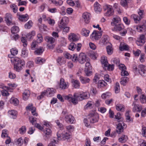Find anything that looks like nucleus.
<instances>
[{
  "mask_svg": "<svg viewBox=\"0 0 146 146\" xmlns=\"http://www.w3.org/2000/svg\"><path fill=\"white\" fill-rule=\"evenodd\" d=\"M65 100L71 102L74 105L78 103V102L88 98L89 97L88 94L84 92L74 93L72 96L71 94L64 97Z\"/></svg>",
  "mask_w": 146,
  "mask_h": 146,
  "instance_id": "nucleus-1",
  "label": "nucleus"
},
{
  "mask_svg": "<svg viewBox=\"0 0 146 146\" xmlns=\"http://www.w3.org/2000/svg\"><path fill=\"white\" fill-rule=\"evenodd\" d=\"M13 61L14 63V69L18 72L21 70L22 69V66L25 65V63L24 60H22L17 57L14 58Z\"/></svg>",
  "mask_w": 146,
  "mask_h": 146,
  "instance_id": "nucleus-2",
  "label": "nucleus"
},
{
  "mask_svg": "<svg viewBox=\"0 0 146 146\" xmlns=\"http://www.w3.org/2000/svg\"><path fill=\"white\" fill-rule=\"evenodd\" d=\"M89 60V58L84 53H81L78 56V61L81 64H83L87 61H88Z\"/></svg>",
  "mask_w": 146,
  "mask_h": 146,
  "instance_id": "nucleus-3",
  "label": "nucleus"
},
{
  "mask_svg": "<svg viewBox=\"0 0 146 146\" xmlns=\"http://www.w3.org/2000/svg\"><path fill=\"white\" fill-rule=\"evenodd\" d=\"M88 118L89 119L90 122L91 123H94L98 122L99 116L97 114L92 112L90 113L88 115Z\"/></svg>",
  "mask_w": 146,
  "mask_h": 146,
  "instance_id": "nucleus-4",
  "label": "nucleus"
},
{
  "mask_svg": "<svg viewBox=\"0 0 146 146\" xmlns=\"http://www.w3.org/2000/svg\"><path fill=\"white\" fill-rule=\"evenodd\" d=\"M81 46L82 44L80 43L72 42L70 44L68 47V49L70 50L73 51L75 48H76L77 51H79L80 50Z\"/></svg>",
  "mask_w": 146,
  "mask_h": 146,
  "instance_id": "nucleus-5",
  "label": "nucleus"
},
{
  "mask_svg": "<svg viewBox=\"0 0 146 146\" xmlns=\"http://www.w3.org/2000/svg\"><path fill=\"white\" fill-rule=\"evenodd\" d=\"M57 135L58 140H60L62 139H63L64 140H68L71 137L70 134L69 133H66L64 134L60 133V131L57 133Z\"/></svg>",
  "mask_w": 146,
  "mask_h": 146,
  "instance_id": "nucleus-6",
  "label": "nucleus"
},
{
  "mask_svg": "<svg viewBox=\"0 0 146 146\" xmlns=\"http://www.w3.org/2000/svg\"><path fill=\"white\" fill-rule=\"evenodd\" d=\"M102 35L101 31H94L91 35L90 38L93 40H98L101 37Z\"/></svg>",
  "mask_w": 146,
  "mask_h": 146,
  "instance_id": "nucleus-7",
  "label": "nucleus"
},
{
  "mask_svg": "<svg viewBox=\"0 0 146 146\" xmlns=\"http://www.w3.org/2000/svg\"><path fill=\"white\" fill-rule=\"evenodd\" d=\"M68 87V82H65L64 79L63 78L60 79L59 85V88L61 90H64L67 88Z\"/></svg>",
  "mask_w": 146,
  "mask_h": 146,
  "instance_id": "nucleus-8",
  "label": "nucleus"
},
{
  "mask_svg": "<svg viewBox=\"0 0 146 146\" xmlns=\"http://www.w3.org/2000/svg\"><path fill=\"white\" fill-rule=\"evenodd\" d=\"M86 62L84 69L85 73L86 76H90L92 74V72L90 71L91 68L90 63L88 61H87Z\"/></svg>",
  "mask_w": 146,
  "mask_h": 146,
  "instance_id": "nucleus-9",
  "label": "nucleus"
},
{
  "mask_svg": "<svg viewBox=\"0 0 146 146\" xmlns=\"http://www.w3.org/2000/svg\"><path fill=\"white\" fill-rule=\"evenodd\" d=\"M107 12L105 13V15L107 16H109L113 15L114 13V11L112 9V7L110 5H106Z\"/></svg>",
  "mask_w": 146,
  "mask_h": 146,
  "instance_id": "nucleus-10",
  "label": "nucleus"
},
{
  "mask_svg": "<svg viewBox=\"0 0 146 146\" xmlns=\"http://www.w3.org/2000/svg\"><path fill=\"white\" fill-rule=\"evenodd\" d=\"M65 120L67 123H73L75 121V119L71 115H67L65 117Z\"/></svg>",
  "mask_w": 146,
  "mask_h": 146,
  "instance_id": "nucleus-11",
  "label": "nucleus"
},
{
  "mask_svg": "<svg viewBox=\"0 0 146 146\" xmlns=\"http://www.w3.org/2000/svg\"><path fill=\"white\" fill-rule=\"evenodd\" d=\"M43 132L44 133L45 139L47 140L50 137L51 135V131L50 129L46 128V130H44Z\"/></svg>",
  "mask_w": 146,
  "mask_h": 146,
  "instance_id": "nucleus-12",
  "label": "nucleus"
},
{
  "mask_svg": "<svg viewBox=\"0 0 146 146\" xmlns=\"http://www.w3.org/2000/svg\"><path fill=\"white\" fill-rule=\"evenodd\" d=\"M145 42V36L144 35H141L136 41L137 44L138 45H142Z\"/></svg>",
  "mask_w": 146,
  "mask_h": 146,
  "instance_id": "nucleus-13",
  "label": "nucleus"
},
{
  "mask_svg": "<svg viewBox=\"0 0 146 146\" xmlns=\"http://www.w3.org/2000/svg\"><path fill=\"white\" fill-rule=\"evenodd\" d=\"M139 73L142 76L146 73V67L143 65H139L138 67Z\"/></svg>",
  "mask_w": 146,
  "mask_h": 146,
  "instance_id": "nucleus-14",
  "label": "nucleus"
},
{
  "mask_svg": "<svg viewBox=\"0 0 146 146\" xmlns=\"http://www.w3.org/2000/svg\"><path fill=\"white\" fill-rule=\"evenodd\" d=\"M82 17L86 23H88L90 21V14L87 12L84 13L82 15Z\"/></svg>",
  "mask_w": 146,
  "mask_h": 146,
  "instance_id": "nucleus-15",
  "label": "nucleus"
},
{
  "mask_svg": "<svg viewBox=\"0 0 146 146\" xmlns=\"http://www.w3.org/2000/svg\"><path fill=\"white\" fill-rule=\"evenodd\" d=\"M12 19L11 15L9 13H7L6 14V16L5 17V21L8 25H9L11 24H12Z\"/></svg>",
  "mask_w": 146,
  "mask_h": 146,
  "instance_id": "nucleus-16",
  "label": "nucleus"
},
{
  "mask_svg": "<svg viewBox=\"0 0 146 146\" xmlns=\"http://www.w3.org/2000/svg\"><path fill=\"white\" fill-rule=\"evenodd\" d=\"M69 39L72 42H76V41L78 40L77 36L74 33H71L69 36Z\"/></svg>",
  "mask_w": 146,
  "mask_h": 146,
  "instance_id": "nucleus-17",
  "label": "nucleus"
},
{
  "mask_svg": "<svg viewBox=\"0 0 146 146\" xmlns=\"http://www.w3.org/2000/svg\"><path fill=\"white\" fill-rule=\"evenodd\" d=\"M132 106L134 107L133 108V111L134 112L136 111H140L141 110V107L139 105H137L135 103V102H133L132 104Z\"/></svg>",
  "mask_w": 146,
  "mask_h": 146,
  "instance_id": "nucleus-18",
  "label": "nucleus"
},
{
  "mask_svg": "<svg viewBox=\"0 0 146 146\" xmlns=\"http://www.w3.org/2000/svg\"><path fill=\"white\" fill-rule=\"evenodd\" d=\"M64 20H65V21L66 20H68V19L67 17H65L61 20L60 24L59 25V27L60 28L62 29L64 28L66 26L67 24L64 22Z\"/></svg>",
  "mask_w": 146,
  "mask_h": 146,
  "instance_id": "nucleus-19",
  "label": "nucleus"
},
{
  "mask_svg": "<svg viewBox=\"0 0 146 146\" xmlns=\"http://www.w3.org/2000/svg\"><path fill=\"white\" fill-rule=\"evenodd\" d=\"M115 27L112 29V31H120L123 29L124 27L122 24H118L115 25Z\"/></svg>",
  "mask_w": 146,
  "mask_h": 146,
  "instance_id": "nucleus-20",
  "label": "nucleus"
},
{
  "mask_svg": "<svg viewBox=\"0 0 146 146\" xmlns=\"http://www.w3.org/2000/svg\"><path fill=\"white\" fill-rule=\"evenodd\" d=\"M72 86L75 88H79L80 86V83L78 80L72 79L71 81Z\"/></svg>",
  "mask_w": 146,
  "mask_h": 146,
  "instance_id": "nucleus-21",
  "label": "nucleus"
},
{
  "mask_svg": "<svg viewBox=\"0 0 146 146\" xmlns=\"http://www.w3.org/2000/svg\"><path fill=\"white\" fill-rule=\"evenodd\" d=\"M119 49L121 51L124 50H128L129 49L128 46L123 42H121L119 47Z\"/></svg>",
  "mask_w": 146,
  "mask_h": 146,
  "instance_id": "nucleus-22",
  "label": "nucleus"
},
{
  "mask_svg": "<svg viewBox=\"0 0 146 146\" xmlns=\"http://www.w3.org/2000/svg\"><path fill=\"white\" fill-rule=\"evenodd\" d=\"M94 10L97 13L100 12L102 10V9L100 7V5L97 2L95 3L94 4Z\"/></svg>",
  "mask_w": 146,
  "mask_h": 146,
  "instance_id": "nucleus-23",
  "label": "nucleus"
},
{
  "mask_svg": "<svg viewBox=\"0 0 146 146\" xmlns=\"http://www.w3.org/2000/svg\"><path fill=\"white\" fill-rule=\"evenodd\" d=\"M80 80L82 84H86L89 83L90 81V79L87 77H84L83 76H80Z\"/></svg>",
  "mask_w": 146,
  "mask_h": 146,
  "instance_id": "nucleus-24",
  "label": "nucleus"
},
{
  "mask_svg": "<svg viewBox=\"0 0 146 146\" xmlns=\"http://www.w3.org/2000/svg\"><path fill=\"white\" fill-rule=\"evenodd\" d=\"M123 128L122 124L121 123H119L117 125V128L116 131L118 134L123 132Z\"/></svg>",
  "mask_w": 146,
  "mask_h": 146,
  "instance_id": "nucleus-25",
  "label": "nucleus"
},
{
  "mask_svg": "<svg viewBox=\"0 0 146 146\" xmlns=\"http://www.w3.org/2000/svg\"><path fill=\"white\" fill-rule=\"evenodd\" d=\"M136 29L139 32H145L146 30V26L144 24L137 26Z\"/></svg>",
  "mask_w": 146,
  "mask_h": 146,
  "instance_id": "nucleus-26",
  "label": "nucleus"
},
{
  "mask_svg": "<svg viewBox=\"0 0 146 146\" xmlns=\"http://www.w3.org/2000/svg\"><path fill=\"white\" fill-rule=\"evenodd\" d=\"M101 61L102 64L104 66V67H107L108 62L107 60L106 57L104 56L101 57Z\"/></svg>",
  "mask_w": 146,
  "mask_h": 146,
  "instance_id": "nucleus-27",
  "label": "nucleus"
},
{
  "mask_svg": "<svg viewBox=\"0 0 146 146\" xmlns=\"http://www.w3.org/2000/svg\"><path fill=\"white\" fill-rule=\"evenodd\" d=\"M113 22H111V25L113 26L117 25V23H119L121 21L120 18L118 17H116L113 18Z\"/></svg>",
  "mask_w": 146,
  "mask_h": 146,
  "instance_id": "nucleus-28",
  "label": "nucleus"
},
{
  "mask_svg": "<svg viewBox=\"0 0 146 146\" xmlns=\"http://www.w3.org/2000/svg\"><path fill=\"white\" fill-rule=\"evenodd\" d=\"M29 19V16L27 14L19 16V19L23 22H25Z\"/></svg>",
  "mask_w": 146,
  "mask_h": 146,
  "instance_id": "nucleus-29",
  "label": "nucleus"
},
{
  "mask_svg": "<svg viewBox=\"0 0 146 146\" xmlns=\"http://www.w3.org/2000/svg\"><path fill=\"white\" fill-rule=\"evenodd\" d=\"M30 95V91L28 90H25L23 93V98L24 100H26L28 98Z\"/></svg>",
  "mask_w": 146,
  "mask_h": 146,
  "instance_id": "nucleus-30",
  "label": "nucleus"
},
{
  "mask_svg": "<svg viewBox=\"0 0 146 146\" xmlns=\"http://www.w3.org/2000/svg\"><path fill=\"white\" fill-rule=\"evenodd\" d=\"M45 41L49 43L52 44L54 42L55 39L52 37L46 36L45 38Z\"/></svg>",
  "mask_w": 146,
  "mask_h": 146,
  "instance_id": "nucleus-31",
  "label": "nucleus"
},
{
  "mask_svg": "<svg viewBox=\"0 0 146 146\" xmlns=\"http://www.w3.org/2000/svg\"><path fill=\"white\" fill-rule=\"evenodd\" d=\"M10 103L14 105L15 106H16L19 104V100L16 98H12L10 100Z\"/></svg>",
  "mask_w": 146,
  "mask_h": 146,
  "instance_id": "nucleus-32",
  "label": "nucleus"
},
{
  "mask_svg": "<svg viewBox=\"0 0 146 146\" xmlns=\"http://www.w3.org/2000/svg\"><path fill=\"white\" fill-rule=\"evenodd\" d=\"M9 114L11 115V117L13 119H15L17 117V111L14 110H12L10 111H9Z\"/></svg>",
  "mask_w": 146,
  "mask_h": 146,
  "instance_id": "nucleus-33",
  "label": "nucleus"
},
{
  "mask_svg": "<svg viewBox=\"0 0 146 146\" xmlns=\"http://www.w3.org/2000/svg\"><path fill=\"white\" fill-rule=\"evenodd\" d=\"M131 17L134 19L135 22L136 23H137V21H139L141 19V17L135 14L132 15L131 16Z\"/></svg>",
  "mask_w": 146,
  "mask_h": 146,
  "instance_id": "nucleus-34",
  "label": "nucleus"
},
{
  "mask_svg": "<svg viewBox=\"0 0 146 146\" xmlns=\"http://www.w3.org/2000/svg\"><path fill=\"white\" fill-rule=\"evenodd\" d=\"M116 108L117 110L119 111H124V106L119 104H117L116 105Z\"/></svg>",
  "mask_w": 146,
  "mask_h": 146,
  "instance_id": "nucleus-35",
  "label": "nucleus"
},
{
  "mask_svg": "<svg viewBox=\"0 0 146 146\" xmlns=\"http://www.w3.org/2000/svg\"><path fill=\"white\" fill-rule=\"evenodd\" d=\"M106 48L108 54L109 55H111L113 52L111 44H110V45L107 46Z\"/></svg>",
  "mask_w": 146,
  "mask_h": 146,
  "instance_id": "nucleus-36",
  "label": "nucleus"
},
{
  "mask_svg": "<svg viewBox=\"0 0 146 146\" xmlns=\"http://www.w3.org/2000/svg\"><path fill=\"white\" fill-rule=\"evenodd\" d=\"M10 52L11 54V55L12 56H10L9 55H8V56L11 58H13V56L17 55L18 53V50H17L15 48H13L11 49Z\"/></svg>",
  "mask_w": 146,
  "mask_h": 146,
  "instance_id": "nucleus-37",
  "label": "nucleus"
},
{
  "mask_svg": "<svg viewBox=\"0 0 146 146\" xmlns=\"http://www.w3.org/2000/svg\"><path fill=\"white\" fill-rule=\"evenodd\" d=\"M35 32L34 31H32L31 33L27 34L26 36V37L27 39L30 40L32 38L33 36L35 35Z\"/></svg>",
  "mask_w": 146,
  "mask_h": 146,
  "instance_id": "nucleus-38",
  "label": "nucleus"
},
{
  "mask_svg": "<svg viewBox=\"0 0 146 146\" xmlns=\"http://www.w3.org/2000/svg\"><path fill=\"white\" fill-rule=\"evenodd\" d=\"M19 28L17 26H14L12 27L11 29V31L13 34L17 33L19 31Z\"/></svg>",
  "mask_w": 146,
  "mask_h": 146,
  "instance_id": "nucleus-39",
  "label": "nucleus"
},
{
  "mask_svg": "<svg viewBox=\"0 0 146 146\" xmlns=\"http://www.w3.org/2000/svg\"><path fill=\"white\" fill-rule=\"evenodd\" d=\"M51 1L52 3L56 6H60L62 5L63 1L62 0H59L58 1L56 0H49Z\"/></svg>",
  "mask_w": 146,
  "mask_h": 146,
  "instance_id": "nucleus-40",
  "label": "nucleus"
},
{
  "mask_svg": "<svg viewBox=\"0 0 146 146\" xmlns=\"http://www.w3.org/2000/svg\"><path fill=\"white\" fill-rule=\"evenodd\" d=\"M46 92H47L48 94V95H50L51 96H53L55 92V91L53 89L49 88L47 89Z\"/></svg>",
  "mask_w": 146,
  "mask_h": 146,
  "instance_id": "nucleus-41",
  "label": "nucleus"
},
{
  "mask_svg": "<svg viewBox=\"0 0 146 146\" xmlns=\"http://www.w3.org/2000/svg\"><path fill=\"white\" fill-rule=\"evenodd\" d=\"M128 78L126 77H122L121 79L120 83L121 84L123 85V86L125 85Z\"/></svg>",
  "mask_w": 146,
  "mask_h": 146,
  "instance_id": "nucleus-42",
  "label": "nucleus"
},
{
  "mask_svg": "<svg viewBox=\"0 0 146 146\" xmlns=\"http://www.w3.org/2000/svg\"><path fill=\"white\" fill-rule=\"evenodd\" d=\"M131 0H121L120 2L121 4L123 7H126L127 4L130 2Z\"/></svg>",
  "mask_w": 146,
  "mask_h": 146,
  "instance_id": "nucleus-43",
  "label": "nucleus"
},
{
  "mask_svg": "<svg viewBox=\"0 0 146 146\" xmlns=\"http://www.w3.org/2000/svg\"><path fill=\"white\" fill-rule=\"evenodd\" d=\"M44 49L42 47H40L39 48H37L35 51V52L38 55L41 54L43 52Z\"/></svg>",
  "mask_w": 146,
  "mask_h": 146,
  "instance_id": "nucleus-44",
  "label": "nucleus"
},
{
  "mask_svg": "<svg viewBox=\"0 0 146 146\" xmlns=\"http://www.w3.org/2000/svg\"><path fill=\"white\" fill-rule=\"evenodd\" d=\"M98 88L104 87L107 84V83L104 80H100L98 81Z\"/></svg>",
  "mask_w": 146,
  "mask_h": 146,
  "instance_id": "nucleus-45",
  "label": "nucleus"
},
{
  "mask_svg": "<svg viewBox=\"0 0 146 146\" xmlns=\"http://www.w3.org/2000/svg\"><path fill=\"white\" fill-rule=\"evenodd\" d=\"M89 33L90 31L89 30H86L85 28H83L82 30L81 33L83 35L87 36H88Z\"/></svg>",
  "mask_w": 146,
  "mask_h": 146,
  "instance_id": "nucleus-46",
  "label": "nucleus"
},
{
  "mask_svg": "<svg viewBox=\"0 0 146 146\" xmlns=\"http://www.w3.org/2000/svg\"><path fill=\"white\" fill-rule=\"evenodd\" d=\"M10 7L14 13H16L17 11L18 7L17 5L14 4L11 5Z\"/></svg>",
  "mask_w": 146,
  "mask_h": 146,
  "instance_id": "nucleus-47",
  "label": "nucleus"
},
{
  "mask_svg": "<svg viewBox=\"0 0 146 146\" xmlns=\"http://www.w3.org/2000/svg\"><path fill=\"white\" fill-rule=\"evenodd\" d=\"M78 56L77 54H74L71 55L70 59L74 62H77L78 61Z\"/></svg>",
  "mask_w": 146,
  "mask_h": 146,
  "instance_id": "nucleus-48",
  "label": "nucleus"
},
{
  "mask_svg": "<svg viewBox=\"0 0 146 146\" xmlns=\"http://www.w3.org/2000/svg\"><path fill=\"white\" fill-rule=\"evenodd\" d=\"M45 95H48V94L47 93V92H46V90L42 92L41 93L40 95L37 97V98L38 100H40L44 97V96H45Z\"/></svg>",
  "mask_w": 146,
  "mask_h": 146,
  "instance_id": "nucleus-49",
  "label": "nucleus"
},
{
  "mask_svg": "<svg viewBox=\"0 0 146 146\" xmlns=\"http://www.w3.org/2000/svg\"><path fill=\"white\" fill-rule=\"evenodd\" d=\"M32 22L31 21H29L25 25V27L26 29H29L32 25Z\"/></svg>",
  "mask_w": 146,
  "mask_h": 146,
  "instance_id": "nucleus-50",
  "label": "nucleus"
},
{
  "mask_svg": "<svg viewBox=\"0 0 146 146\" xmlns=\"http://www.w3.org/2000/svg\"><path fill=\"white\" fill-rule=\"evenodd\" d=\"M115 117L116 119L118 120L117 121H122L123 119V118L121 116L120 113L119 112L117 113L116 115H115Z\"/></svg>",
  "mask_w": 146,
  "mask_h": 146,
  "instance_id": "nucleus-51",
  "label": "nucleus"
},
{
  "mask_svg": "<svg viewBox=\"0 0 146 146\" xmlns=\"http://www.w3.org/2000/svg\"><path fill=\"white\" fill-rule=\"evenodd\" d=\"M108 36L107 35H105L103 36L102 38V42L104 44H105L108 42Z\"/></svg>",
  "mask_w": 146,
  "mask_h": 146,
  "instance_id": "nucleus-52",
  "label": "nucleus"
},
{
  "mask_svg": "<svg viewBox=\"0 0 146 146\" xmlns=\"http://www.w3.org/2000/svg\"><path fill=\"white\" fill-rule=\"evenodd\" d=\"M26 131V128L25 126H22L19 130V131L20 134H23Z\"/></svg>",
  "mask_w": 146,
  "mask_h": 146,
  "instance_id": "nucleus-53",
  "label": "nucleus"
},
{
  "mask_svg": "<svg viewBox=\"0 0 146 146\" xmlns=\"http://www.w3.org/2000/svg\"><path fill=\"white\" fill-rule=\"evenodd\" d=\"M115 92L116 93H118L120 91V87L119 84L118 82H116L115 88Z\"/></svg>",
  "mask_w": 146,
  "mask_h": 146,
  "instance_id": "nucleus-54",
  "label": "nucleus"
},
{
  "mask_svg": "<svg viewBox=\"0 0 146 146\" xmlns=\"http://www.w3.org/2000/svg\"><path fill=\"white\" fill-rule=\"evenodd\" d=\"M140 101L142 103H146V96L144 95H142L140 97Z\"/></svg>",
  "mask_w": 146,
  "mask_h": 146,
  "instance_id": "nucleus-55",
  "label": "nucleus"
},
{
  "mask_svg": "<svg viewBox=\"0 0 146 146\" xmlns=\"http://www.w3.org/2000/svg\"><path fill=\"white\" fill-rule=\"evenodd\" d=\"M23 141V139L20 137L17 140L16 143L19 146H21L22 145Z\"/></svg>",
  "mask_w": 146,
  "mask_h": 146,
  "instance_id": "nucleus-56",
  "label": "nucleus"
},
{
  "mask_svg": "<svg viewBox=\"0 0 146 146\" xmlns=\"http://www.w3.org/2000/svg\"><path fill=\"white\" fill-rule=\"evenodd\" d=\"M7 130L5 129L3 130L2 131L1 135V136L2 137L4 138L6 137H8V134L7 132Z\"/></svg>",
  "mask_w": 146,
  "mask_h": 146,
  "instance_id": "nucleus-57",
  "label": "nucleus"
},
{
  "mask_svg": "<svg viewBox=\"0 0 146 146\" xmlns=\"http://www.w3.org/2000/svg\"><path fill=\"white\" fill-rule=\"evenodd\" d=\"M107 68L108 70H112L114 68V65L113 64H108L107 67H105V68Z\"/></svg>",
  "mask_w": 146,
  "mask_h": 146,
  "instance_id": "nucleus-58",
  "label": "nucleus"
},
{
  "mask_svg": "<svg viewBox=\"0 0 146 146\" xmlns=\"http://www.w3.org/2000/svg\"><path fill=\"white\" fill-rule=\"evenodd\" d=\"M111 94L110 92H106V93L103 94L101 96V97L102 98H106L107 97L110 96Z\"/></svg>",
  "mask_w": 146,
  "mask_h": 146,
  "instance_id": "nucleus-59",
  "label": "nucleus"
},
{
  "mask_svg": "<svg viewBox=\"0 0 146 146\" xmlns=\"http://www.w3.org/2000/svg\"><path fill=\"white\" fill-rule=\"evenodd\" d=\"M55 122L56 123L57 125L59 127L61 130H62L63 129V125L62 123H60L59 120H56L55 121Z\"/></svg>",
  "mask_w": 146,
  "mask_h": 146,
  "instance_id": "nucleus-60",
  "label": "nucleus"
},
{
  "mask_svg": "<svg viewBox=\"0 0 146 146\" xmlns=\"http://www.w3.org/2000/svg\"><path fill=\"white\" fill-rule=\"evenodd\" d=\"M129 111H127L125 114V116H126V119L128 122H130L131 121L130 117L129 115Z\"/></svg>",
  "mask_w": 146,
  "mask_h": 146,
  "instance_id": "nucleus-61",
  "label": "nucleus"
},
{
  "mask_svg": "<svg viewBox=\"0 0 146 146\" xmlns=\"http://www.w3.org/2000/svg\"><path fill=\"white\" fill-rule=\"evenodd\" d=\"M119 68L121 70V71L125 70H126V66L123 64H121L118 65Z\"/></svg>",
  "mask_w": 146,
  "mask_h": 146,
  "instance_id": "nucleus-62",
  "label": "nucleus"
},
{
  "mask_svg": "<svg viewBox=\"0 0 146 146\" xmlns=\"http://www.w3.org/2000/svg\"><path fill=\"white\" fill-rule=\"evenodd\" d=\"M133 54L135 56H139L141 53V51L139 49L137 50L136 51L133 50Z\"/></svg>",
  "mask_w": 146,
  "mask_h": 146,
  "instance_id": "nucleus-63",
  "label": "nucleus"
},
{
  "mask_svg": "<svg viewBox=\"0 0 146 146\" xmlns=\"http://www.w3.org/2000/svg\"><path fill=\"white\" fill-rule=\"evenodd\" d=\"M104 79L105 80L110 83L111 82V80L109 78V76L108 74H106L104 76Z\"/></svg>",
  "mask_w": 146,
  "mask_h": 146,
  "instance_id": "nucleus-64",
  "label": "nucleus"
}]
</instances>
